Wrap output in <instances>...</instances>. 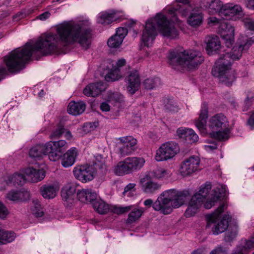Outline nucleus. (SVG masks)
Instances as JSON below:
<instances>
[{"label": "nucleus", "mask_w": 254, "mask_h": 254, "mask_svg": "<svg viewBox=\"0 0 254 254\" xmlns=\"http://www.w3.org/2000/svg\"><path fill=\"white\" fill-rule=\"evenodd\" d=\"M51 16V13L49 11H46L37 16V18L42 21L47 19Z\"/></svg>", "instance_id": "obj_62"}, {"label": "nucleus", "mask_w": 254, "mask_h": 254, "mask_svg": "<svg viewBox=\"0 0 254 254\" xmlns=\"http://www.w3.org/2000/svg\"><path fill=\"white\" fill-rule=\"evenodd\" d=\"M108 101L112 103H122L124 101V97L118 92L110 93L108 96Z\"/></svg>", "instance_id": "obj_44"}, {"label": "nucleus", "mask_w": 254, "mask_h": 254, "mask_svg": "<svg viewBox=\"0 0 254 254\" xmlns=\"http://www.w3.org/2000/svg\"><path fill=\"white\" fill-rule=\"evenodd\" d=\"M59 190V187L57 184H46L43 185L40 189L42 196L46 199L54 198Z\"/></svg>", "instance_id": "obj_23"}, {"label": "nucleus", "mask_w": 254, "mask_h": 254, "mask_svg": "<svg viewBox=\"0 0 254 254\" xmlns=\"http://www.w3.org/2000/svg\"><path fill=\"white\" fill-rule=\"evenodd\" d=\"M161 83L160 79L158 77H151L146 79L143 82L144 88L152 90L158 87Z\"/></svg>", "instance_id": "obj_39"}, {"label": "nucleus", "mask_w": 254, "mask_h": 254, "mask_svg": "<svg viewBox=\"0 0 254 254\" xmlns=\"http://www.w3.org/2000/svg\"><path fill=\"white\" fill-rule=\"evenodd\" d=\"M127 30L126 28L119 27L117 29L115 35H118V36L124 39L127 35Z\"/></svg>", "instance_id": "obj_59"}, {"label": "nucleus", "mask_w": 254, "mask_h": 254, "mask_svg": "<svg viewBox=\"0 0 254 254\" xmlns=\"http://www.w3.org/2000/svg\"><path fill=\"white\" fill-rule=\"evenodd\" d=\"M212 74L227 86L231 85L236 78L235 71L229 65L215 64L212 69Z\"/></svg>", "instance_id": "obj_7"}, {"label": "nucleus", "mask_w": 254, "mask_h": 254, "mask_svg": "<svg viewBox=\"0 0 254 254\" xmlns=\"http://www.w3.org/2000/svg\"><path fill=\"white\" fill-rule=\"evenodd\" d=\"M206 43V50L208 54H212L213 51L218 50L221 47L219 38L217 36H209L205 39Z\"/></svg>", "instance_id": "obj_27"}, {"label": "nucleus", "mask_w": 254, "mask_h": 254, "mask_svg": "<svg viewBox=\"0 0 254 254\" xmlns=\"http://www.w3.org/2000/svg\"><path fill=\"white\" fill-rule=\"evenodd\" d=\"M132 205L122 207L115 206L113 207V212L118 215L127 213L131 209Z\"/></svg>", "instance_id": "obj_49"}, {"label": "nucleus", "mask_w": 254, "mask_h": 254, "mask_svg": "<svg viewBox=\"0 0 254 254\" xmlns=\"http://www.w3.org/2000/svg\"><path fill=\"white\" fill-rule=\"evenodd\" d=\"M92 36V30L87 22L78 24L64 22L57 28V34L42 36L34 43H27L23 48L4 57V61L10 72H18L24 68L32 55L65 53L63 48L75 42L87 50L91 45Z\"/></svg>", "instance_id": "obj_1"}, {"label": "nucleus", "mask_w": 254, "mask_h": 254, "mask_svg": "<svg viewBox=\"0 0 254 254\" xmlns=\"http://www.w3.org/2000/svg\"><path fill=\"white\" fill-rule=\"evenodd\" d=\"M77 196L79 200L82 202H93L96 199L97 194L91 189H82L78 190Z\"/></svg>", "instance_id": "obj_26"}, {"label": "nucleus", "mask_w": 254, "mask_h": 254, "mask_svg": "<svg viewBox=\"0 0 254 254\" xmlns=\"http://www.w3.org/2000/svg\"><path fill=\"white\" fill-rule=\"evenodd\" d=\"M243 247H237L232 254H246Z\"/></svg>", "instance_id": "obj_63"}, {"label": "nucleus", "mask_w": 254, "mask_h": 254, "mask_svg": "<svg viewBox=\"0 0 254 254\" xmlns=\"http://www.w3.org/2000/svg\"><path fill=\"white\" fill-rule=\"evenodd\" d=\"M208 117V105L206 103H202L197 120L195 121V125L201 132H205L207 120Z\"/></svg>", "instance_id": "obj_21"}, {"label": "nucleus", "mask_w": 254, "mask_h": 254, "mask_svg": "<svg viewBox=\"0 0 254 254\" xmlns=\"http://www.w3.org/2000/svg\"><path fill=\"white\" fill-rule=\"evenodd\" d=\"M23 193L19 191L12 190L7 194V198L11 201H20L22 199Z\"/></svg>", "instance_id": "obj_46"}, {"label": "nucleus", "mask_w": 254, "mask_h": 254, "mask_svg": "<svg viewBox=\"0 0 254 254\" xmlns=\"http://www.w3.org/2000/svg\"><path fill=\"white\" fill-rule=\"evenodd\" d=\"M223 6H224V5L221 1L219 0H212L209 3V8L212 10V12L219 11V13L221 15V10Z\"/></svg>", "instance_id": "obj_47"}, {"label": "nucleus", "mask_w": 254, "mask_h": 254, "mask_svg": "<svg viewBox=\"0 0 254 254\" xmlns=\"http://www.w3.org/2000/svg\"><path fill=\"white\" fill-rule=\"evenodd\" d=\"M202 204L197 200L196 196H192L185 212V216L188 218L193 216L197 212Z\"/></svg>", "instance_id": "obj_29"}, {"label": "nucleus", "mask_w": 254, "mask_h": 254, "mask_svg": "<svg viewBox=\"0 0 254 254\" xmlns=\"http://www.w3.org/2000/svg\"><path fill=\"white\" fill-rule=\"evenodd\" d=\"M211 188V186L210 184H205L204 185L202 186L199 190L193 196H196L197 200L202 203L208 194Z\"/></svg>", "instance_id": "obj_37"}, {"label": "nucleus", "mask_w": 254, "mask_h": 254, "mask_svg": "<svg viewBox=\"0 0 254 254\" xmlns=\"http://www.w3.org/2000/svg\"><path fill=\"white\" fill-rule=\"evenodd\" d=\"M238 234V226L236 224L230 225L225 234L224 240L230 242L233 241Z\"/></svg>", "instance_id": "obj_40"}, {"label": "nucleus", "mask_w": 254, "mask_h": 254, "mask_svg": "<svg viewBox=\"0 0 254 254\" xmlns=\"http://www.w3.org/2000/svg\"><path fill=\"white\" fill-rule=\"evenodd\" d=\"M200 162L199 158L196 156H191L185 159L181 163L180 173L184 177L192 174L198 169Z\"/></svg>", "instance_id": "obj_12"}, {"label": "nucleus", "mask_w": 254, "mask_h": 254, "mask_svg": "<svg viewBox=\"0 0 254 254\" xmlns=\"http://www.w3.org/2000/svg\"><path fill=\"white\" fill-rule=\"evenodd\" d=\"M120 141L118 143V153L122 157L132 154L137 148V140L131 136L119 137L117 139Z\"/></svg>", "instance_id": "obj_10"}, {"label": "nucleus", "mask_w": 254, "mask_h": 254, "mask_svg": "<svg viewBox=\"0 0 254 254\" xmlns=\"http://www.w3.org/2000/svg\"><path fill=\"white\" fill-rule=\"evenodd\" d=\"M254 98V93L251 91L248 92L247 98L244 101L245 110H248L249 107L252 105Z\"/></svg>", "instance_id": "obj_53"}, {"label": "nucleus", "mask_w": 254, "mask_h": 254, "mask_svg": "<svg viewBox=\"0 0 254 254\" xmlns=\"http://www.w3.org/2000/svg\"><path fill=\"white\" fill-rule=\"evenodd\" d=\"M229 129L228 127L220 129L217 130H212L209 133V135L211 138L223 141L228 139L229 138Z\"/></svg>", "instance_id": "obj_36"}, {"label": "nucleus", "mask_w": 254, "mask_h": 254, "mask_svg": "<svg viewBox=\"0 0 254 254\" xmlns=\"http://www.w3.org/2000/svg\"><path fill=\"white\" fill-rule=\"evenodd\" d=\"M227 208L225 203H222L211 214L206 216L207 228L211 229L214 235H218L224 232L228 228V223L230 217L228 215H225L222 219H220V214Z\"/></svg>", "instance_id": "obj_4"}, {"label": "nucleus", "mask_w": 254, "mask_h": 254, "mask_svg": "<svg viewBox=\"0 0 254 254\" xmlns=\"http://www.w3.org/2000/svg\"><path fill=\"white\" fill-rule=\"evenodd\" d=\"M123 39L122 38L114 35L109 39L107 44L109 47L116 48L120 46L122 43Z\"/></svg>", "instance_id": "obj_42"}, {"label": "nucleus", "mask_w": 254, "mask_h": 254, "mask_svg": "<svg viewBox=\"0 0 254 254\" xmlns=\"http://www.w3.org/2000/svg\"><path fill=\"white\" fill-rule=\"evenodd\" d=\"M226 191L225 187L222 186L221 188H216L212 190L211 197L204 204V206L206 209L211 208L215 202H217L222 197L224 196Z\"/></svg>", "instance_id": "obj_24"}, {"label": "nucleus", "mask_w": 254, "mask_h": 254, "mask_svg": "<svg viewBox=\"0 0 254 254\" xmlns=\"http://www.w3.org/2000/svg\"><path fill=\"white\" fill-rule=\"evenodd\" d=\"M228 126L226 117L222 114H217L213 116L209 121L208 127L211 130H217Z\"/></svg>", "instance_id": "obj_16"}, {"label": "nucleus", "mask_w": 254, "mask_h": 254, "mask_svg": "<svg viewBox=\"0 0 254 254\" xmlns=\"http://www.w3.org/2000/svg\"><path fill=\"white\" fill-rule=\"evenodd\" d=\"M168 59V64L172 68L179 70L195 69L204 61L200 52L193 50L170 51Z\"/></svg>", "instance_id": "obj_3"}, {"label": "nucleus", "mask_w": 254, "mask_h": 254, "mask_svg": "<svg viewBox=\"0 0 254 254\" xmlns=\"http://www.w3.org/2000/svg\"><path fill=\"white\" fill-rule=\"evenodd\" d=\"M242 12V8L240 5L229 3L224 4L221 10V16L226 19H231Z\"/></svg>", "instance_id": "obj_20"}, {"label": "nucleus", "mask_w": 254, "mask_h": 254, "mask_svg": "<svg viewBox=\"0 0 254 254\" xmlns=\"http://www.w3.org/2000/svg\"><path fill=\"white\" fill-rule=\"evenodd\" d=\"M245 26L249 30L254 31V20L250 18H245L243 20Z\"/></svg>", "instance_id": "obj_55"}, {"label": "nucleus", "mask_w": 254, "mask_h": 254, "mask_svg": "<svg viewBox=\"0 0 254 254\" xmlns=\"http://www.w3.org/2000/svg\"><path fill=\"white\" fill-rule=\"evenodd\" d=\"M188 194V192L187 191H177V194L175 198H177V199H178L180 202H182V203L184 204Z\"/></svg>", "instance_id": "obj_58"}, {"label": "nucleus", "mask_w": 254, "mask_h": 254, "mask_svg": "<svg viewBox=\"0 0 254 254\" xmlns=\"http://www.w3.org/2000/svg\"><path fill=\"white\" fill-rule=\"evenodd\" d=\"M242 46L234 47L230 53H227L221 56L216 61L215 64L231 66L233 61L239 60L242 56Z\"/></svg>", "instance_id": "obj_15"}, {"label": "nucleus", "mask_w": 254, "mask_h": 254, "mask_svg": "<svg viewBox=\"0 0 254 254\" xmlns=\"http://www.w3.org/2000/svg\"><path fill=\"white\" fill-rule=\"evenodd\" d=\"M168 174L169 173L167 170L161 167L157 168L153 172V176L158 179L164 177Z\"/></svg>", "instance_id": "obj_51"}, {"label": "nucleus", "mask_w": 254, "mask_h": 254, "mask_svg": "<svg viewBox=\"0 0 254 254\" xmlns=\"http://www.w3.org/2000/svg\"><path fill=\"white\" fill-rule=\"evenodd\" d=\"M209 254H228V248L219 245L213 249Z\"/></svg>", "instance_id": "obj_54"}, {"label": "nucleus", "mask_w": 254, "mask_h": 254, "mask_svg": "<svg viewBox=\"0 0 254 254\" xmlns=\"http://www.w3.org/2000/svg\"><path fill=\"white\" fill-rule=\"evenodd\" d=\"M16 235L13 232H7L2 230V235L1 237V244H6L12 242L15 238Z\"/></svg>", "instance_id": "obj_41"}, {"label": "nucleus", "mask_w": 254, "mask_h": 254, "mask_svg": "<svg viewBox=\"0 0 254 254\" xmlns=\"http://www.w3.org/2000/svg\"><path fill=\"white\" fill-rule=\"evenodd\" d=\"M86 108V104L83 101L75 102L71 101L67 107V111L69 114L77 116L82 114Z\"/></svg>", "instance_id": "obj_28"}, {"label": "nucleus", "mask_w": 254, "mask_h": 254, "mask_svg": "<svg viewBox=\"0 0 254 254\" xmlns=\"http://www.w3.org/2000/svg\"><path fill=\"white\" fill-rule=\"evenodd\" d=\"M75 190V188L73 185L70 184L65 185L61 191V195L64 201L72 203Z\"/></svg>", "instance_id": "obj_30"}, {"label": "nucleus", "mask_w": 254, "mask_h": 254, "mask_svg": "<svg viewBox=\"0 0 254 254\" xmlns=\"http://www.w3.org/2000/svg\"><path fill=\"white\" fill-rule=\"evenodd\" d=\"M67 147V143L64 140L50 141L46 143V150L49 159L52 161L58 160Z\"/></svg>", "instance_id": "obj_9"}, {"label": "nucleus", "mask_w": 254, "mask_h": 254, "mask_svg": "<svg viewBox=\"0 0 254 254\" xmlns=\"http://www.w3.org/2000/svg\"><path fill=\"white\" fill-rule=\"evenodd\" d=\"M26 177L21 174H14L8 176L7 179L5 180V183L8 185L13 184L14 185L22 186L27 180Z\"/></svg>", "instance_id": "obj_35"}, {"label": "nucleus", "mask_w": 254, "mask_h": 254, "mask_svg": "<svg viewBox=\"0 0 254 254\" xmlns=\"http://www.w3.org/2000/svg\"><path fill=\"white\" fill-rule=\"evenodd\" d=\"M139 185L142 191L147 194H154L161 187V185L153 181L149 174H146L140 179Z\"/></svg>", "instance_id": "obj_14"}, {"label": "nucleus", "mask_w": 254, "mask_h": 254, "mask_svg": "<svg viewBox=\"0 0 254 254\" xmlns=\"http://www.w3.org/2000/svg\"><path fill=\"white\" fill-rule=\"evenodd\" d=\"M145 160L141 157H129L118 163L115 167L114 172L119 176L131 173L140 170L144 166Z\"/></svg>", "instance_id": "obj_5"}, {"label": "nucleus", "mask_w": 254, "mask_h": 254, "mask_svg": "<svg viewBox=\"0 0 254 254\" xmlns=\"http://www.w3.org/2000/svg\"><path fill=\"white\" fill-rule=\"evenodd\" d=\"M190 132H192V129L181 127L177 130V134L180 138H184L186 140Z\"/></svg>", "instance_id": "obj_48"}, {"label": "nucleus", "mask_w": 254, "mask_h": 254, "mask_svg": "<svg viewBox=\"0 0 254 254\" xmlns=\"http://www.w3.org/2000/svg\"><path fill=\"white\" fill-rule=\"evenodd\" d=\"M78 155L77 149L72 147L67 150L63 155L62 159V165L65 168L72 166Z\"/></svg>", "instance_id": "obj_25"}, {"label": "nucleus", "mask_w": 254, "mask_h": 254, "mask_svg": "<svg viewBox=\"0 0 254 254\" xmlns=\"http://www.w3.org/2000/svg\"><path fill=\"white\" fill-rule=\"evenodd\" d=\"M238 247H243L244 249V252L247 254V250L254 248V237H252L251 239L246 241L245 245H241Z\"/></svg>", "instance_id": "obj_56"}, {"label": "nucleus", "mask_w": 254, "mask_h": 254, "mask_svg": "<svg viewBox=\"0 0 254 254\" xmlns=\"http://www.w3.org/2000/svg\"><path fill=\"white\" fill-rule=\"evenodd\" d=\"M178 3L182 4H178L176 7H173L170 10V12L174 14V16H177L176 20H178V17H186L191 10V7L189 4V0H176Z\"/></svg>", "instance_id": "obj_17"}, {"label": "nucleus", "mask_w": 254, "mask_h": 254, "mask_svg": "<svg viewBox=\"0 0 254 254\" xmlns=\"http://www.w3.org/2000/svg\"><path fill=\"white\" fill-rule=\"evenodd\" d=\"M33 213L37 217H41L43 215L40 203L38 200H34L32 202L31 208Z\"/></svg>", "instance_id": "obj_45"}, {"label": "nucleus", "mask_w": 254, "mask_h": 254, "mask_svg": "<svg viewBox=\"0 0 254 254\" xmlns=\"http://www.w3.org/2000/svg\"><path fill=\"white\" fill-rule=\"evenodd\" d=\"M203 20L202 14L198 11H193L188 17L187 21L188 24L193 27H197L202 23Z\"/></svg>", "instance_id": "obj_32"}, {"label": "nucleus", "mask_w": 254, "mask_h": 254, "mask_svg": "<svg viewBox=\"0 0 254 254\" xmlns=\"http://www.w3.org/2000/svg\"><path fill=\"white\" fill-rule=\"evenodd\" d=\"M127 90L130 94H133L137 91L140 84L138 73L136 71H131L127 78Z\"/></svg>", "instance_id": "obj_19"}, {"label": "nucleus", "mask_w": 254, "mask_h": 254, "mask_svg": "<svg viewBox=\"0 0 254 254\" xmlns=\"http://www.w3.org/2000/svg\"><path fill=\"white\" fill-rule=\"evenodd\" d=\"M26 179L32 183H37L42 180L45 176V171L43 169L29 167L25 170Z\"/></svg>", "instance_id": "obj_22"}, {"label": "nucleus", "mask_w": 254, "mask_h": 254, "mask_svg": "<svg viewBox=\"0 0 254 254\" xmlns=\"http://www.w3.org/2000/svg\"><path fill=\"white\" fill-rule=\"evenodd\" d=\"M234 27L227 22L223 21L219 26V32L222 38L225 40L227 47H231L234 42Z\"/></svg>", "instance_id": "obj_13"}, {"label": "nucleus", "mask_w": 254, "mask_h": 254, "mask_svg": "<svg viewBox=\"0 0 254 254\" xmlns=\"http://www.w3.org/2000/svg\"><path fill=\"white\" fill-rule=\"evenodd\" d=\"M247 42L244 44H240L239 46H242V51L245 48H248L250 46H251L253 43H254V36L251 37L249 39H247Z\"/></svg>", "instance_id": "obj_61"}, {"label": "nucleus", "mask_w": 254, "mask_h": 254, "mask_svg": "<svg viewBox=\"0 0 254 254\" xmlns=\"http://www.w3.org/2000/svg\"><path fill=\"white\" fill-rule=\"evenodd\" d=\"M165 108L169 112H175L179 110L178 106L173 100H168L165 104Z\"/></svg>", "instance_id": "obj_50"}, {"label": "nucleus", "mask_w": 254, "mask_h": 254, "mask_svg": "<svg viewBox=\"0 0 254 254\" xmlns=\"http://www.w3.org/2000/svg\"><path fill=\"white\" fill-rule=\"evenodd\" d=\"M65 129L64 126L59 125L57 128L54 130L50 135L51 138H59L64 132Z\"/></svg>", "instance_id": "obj_52"}, {"label": "nucleus", "mask_w": 254, "mask_h": 254, "mask_svg": "<svg viewBox=\"0 0 254 254\" xmlns=\"http://www.w3.org/2000/svg\"><path fill=\"white\" fill-rule=\"evenodd\" d=\"M198 139V135L192 129V132H190V134L188 136L186 140L191 142H196Z\"/></svg>", "instance_id": "obj_60"}, {"label": "nucleus", "mask_w": 254, "mask_h": 254, "mask_svg": "<svg viewBox=\"0 0 254 254\" xmlns=\"http://www.w3.org/2000/svg\"><path fill=\"white\" fill-rule=\"evenodd\" d=\"M157 27L163 36L168 38L174 39L179 35L178 31L165 15L157 14L146 22L141 37L142 42L145 46L148 47L152 44L157 35Z\"/></svg>", "instance_id": "obj_2"}, {"label": "nucleus", "mask_w": 254, "mask_h": 254, "mask_svg": "<svg viewBox=\"0 0 254 254\" xmlns=\"http://www.w3.org/2000/svg\"><path fill=\"white\" fill-rule=\"evenodd\" d=\"M248 124L250 126L252 129L254 128V113L253 114L250 116V118L248 121Z\"/></svg>", "instance_id": "obj_64"}, {"label": "nucleus", "mask_w": 254, "mask_h": 254, "mask_svg": "<svg viewBox=\"0 0 254 254\" xmlns=\"http://www.w3.org/2000/svg\"><path fill=\"white\" fill-rule=\"evenodd\" d=\"M179 151L178 144L174 142L163 144L156 151L155 159L157 161L167 160L173 158Z\"/></svg>", "instance_id": "obj_8"}, {"label": "nucleus", "mask_w": 254, "mask_h": 254, "mask_svg": "<svg viewBox=\"0 0 254 254\" xmlns=\"http://www.w3.org/2000/svg\"><path fill=\"white\" fill-rule=\"evenodd\" d=\"M48 155L46 150V143L44 145L39 144L32 147L29 151V156L35 159H41L43 155Z\"/></svg>", "instance_id": "obj_31"}, {"label": "nucleus", "mask_w": 254, "mask_h": 254, "mask_svg": "<svg viewBox=\"0 0 254 254\" xmlns=\"http://www.w3.org/2000/svg\"><path fill=\"white\" fill-rule=\"evenodd\" d=\"M130 212L128 215V217L126 220L127 224H131L139 219L144 212V209L141 207H134L132 205Z\"/></svg>", "instance_id": "obj_34"}, {"label": "nucleus", "mask_w": 254, "mask_h": 254, "mask_svg": "<svg viewBox=\"0 0 254 254\" xmlns=\"http://www.w3.org/2000/svg\"><path fill=\"white\" fill-rule=\"evenodd\" d=\"M118 18L115 12H105L101 14L98 22L103 25H108L113 21H116Z\"/></svg>", "instance_id": "obj_33"}, {"label": "nucleus", "mask_w": 254, "mask_h": 254, "mask_svg": "<svg viewBox=\"0 0 254 254\" xmlns=\"http://www.w3.org/2000/svg\"><path fill=\"white\" fill-rule=\"evenodd\" d=\"M177 194V190L170 189L163 191L153 204V209L164 214H168L172 211V201Z\"/></svg>", "instance_id": "obj_6"}, {"label": "nucleus", "mask_w": 254, "mask_h": 254, "mask_svg": "<svg viewBox=\"0 0 254 254\" xmlns=\"http://www.w3.org/2000/svg\"><path fill=\"white\" fill-rule=\"evenodd\" d=\"M121 77L119 70L115 69L106 74L105 78L107 82H113L118 80Z\"/></svg>", "instance_id": "obj_43"}, {"label": "nucleus", "mask_w": 254, "mask_h": 254, "mask_svg": "<svg viewBox=\"0 0 254 254\" xmlns=\"http://www.w3.org/2000/svg\"><path fill=\"white\" fill-rule=\"evenodd\" d=\"M73 172L75 178L82 183H86L94 179L96 170L93 166L81 165L75 167Z\"/></svg>", "instance_id": "obj_11"}, {"label": "nucleus", "mask_w": 254, "mask_h": 254, "mask_svg": "<svg viewBox=\"0 0 254 254\" xmlns=\"http://www.w3.org/2000/svg\"><path fill=\"white\" fill-rule=\"evenodd\" d=\"M9 212L5 206L0 202V218L5 219L8 214Z\"/></svg>", "instance_id": "obj_57"}, {"label": "nucleus", "mask_w": 254, "mask_h": 254, "mask_svg": "<svg viewBox=\"0 0 254 254\" xmlns=\"http://www.w3.org/2000/svg\"><path fill=\"white\" fill-rule=\"evenodd\" d=\"M106 88V85L101 81L89 84L83 89V94L88 97H96Z\"/></svg>", "instance_id": "obj_18"}, {"label": "nucleus", "mask_w": 254, "mask_h": 254, "mask_svg": "<svg viewBox=\"0 0 254 254\" xmlns=\"http://www.w3.org/2000/svg\"><path fill=\"white\" fill-rule=\"evenodd\" d=\"M93 207L95 210L101 214L107 213L109 210L108 204L102 200L95 199L93 202Z\"/></svg>", "instance_id": "obj_38"}]
</instances>
